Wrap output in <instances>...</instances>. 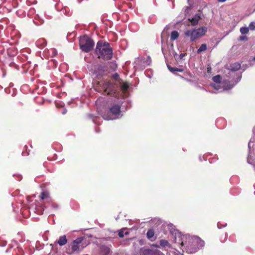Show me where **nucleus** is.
<instances>
[{"mask_svg": "<svg viewBox=\"0 0 255 255\" xmlns=\"http://www.w3.org/2000/svg\"><path fill=\"white\" fill-rule=\"evenodd\" d=\"M128 88V83H123L121 85V90L124 93H126Z\"/></svg>", "mask_w": 255, "mask_h": 255, "instance_id": "15", "label": "nucleus"}, {"mask_svg": "<svg viewBox=\"0 0 255 255\" xmlns=\"http://www.w3.org/2000/svg\"><path fill=\"white\" fill-rule=\"evenodd\" d=\"M185 56V54L184 53H181L179 57L180 59H182L184 56Z\"/></svg>", "mask_w": 255, "mask_h": 255, "instance_id": "30", "label": "nucleus"}, {"mask_svg": "<svg viewBox=\"0 0 255 255\" xmlns=\"http://www.w3.org/2000/svg\"><path fill=\"white\" fill-rule=\"evenodd\" d=\"M79 249L80 247L79 245L78 244H74L72 247V249L74 252L79 251Z\"/></svg>", "mask_w": 255, "mask_h": 255, "instance_id": "21", "label": "nucleus"}, {"mask_svg": "<svg viewBox=\"0 0 255 255\" xmlns=\"http://www.w3.org/2000/svg\"><path fill=\"white\" fill-rule=\"evenodd\" d=\"M29 208L32 210L34 212H36L38 214H40V213H42V212H40L39 211H38V208L37 207H33L32 206L30 207Z\"/></svg>", "mask_w": 255, "mask_h": 255, "instance_id": "22", "label": "nucleus"}, {"mask_svg": "<svg viewBox=\"0 0 255 255\" xmlns=\"http://www.w3.org/2000/svg\"><path fill=\"white\" fill-rule=\"evenodd\" d=\"M253 60L255 61V57L254 58Z\"/></svg>", "mask_w": 255, "mask_h": 255, "instance_id": "39", "label": "nucleus"}, {"mask_svg": "<svg viewBox=\"0 0 255 255\" xmlns=\"http://www.w3.org/2000/svg\"><path fill=\"white\" fill-rule=\"evenodd\" d=\"M118 235L120 237V238H123L124 237V231H120L119 232V234H118Z\"/></svg>", "mask_w": 255, "mask_h": 255, "instance_id": "26", "label": "nucleus"}, {"mask_svg": "<svg viewBox=\"0 0 255 255\" xmlns=\"http://www.w3.org/2000/svg\"><path fill=\"white\" fill-rule=\"evenodd\" d=\"M94 42L87 35L80 37L79 39V46L80 49L85 52L91 51L94 47Z\"/></svg>", "mask_w": 255, "mask_h": 255, "instance_id": "6", "label": "nucleus"}, {"mask_svg": "<svg viewBox=\"0 0 255 255\" xmlns=\"http://www.w3.org/2000/svg\"><path fill=\"white\" fill-rule=\"evenodd\" d=\"M5 244H5V243H4V244H3L2 245V246H5Z\"/></svg>", "mask_w": 255, "mask_h": 255, "instance_id": "41", "label": "nucleus"}, {"mask_svg": "<svg viewBox=\"0 0 255 255\" xmlns=\"http://www.w3.org/2000/svg\"><path fill=\"white\" fill-rule=\"evenodd\" d=\"M128 234V232H125V235H127V234Z\"/></svg>", "mask_w": 255, "mask_h": 255, "instance_id": "38", "label": "nucleus"}, {"mask_svg": "<svg viewBox=\"0 0 255 255\" xmlns=\"http://www.w3.org/2000/svg\"><path fill=\"white\" fill-rule=\"evenodd\" d=\"M152 246L155 247H158V248L159 247L158 246L156 245H153Z\"/></svg>", "mask_w": 255, "mask_h": 255, "instance_id": "35", "label": "nucleus"}, {"mask_svg": "<svg viewBox=\"0 0 255 255\" xmlns=\"http://www.w3.org/2000/svg\"><path fill=\"white\" fill-rule=\"evenodd\" d=\"M178 37L179 33L178 32V31L174 30L171 33L170 40L172 41L175 40L177 39Z\"/></svg>", "mask_w": 255, "mask_h": 255, "instance_id": "12", "label": "nucleus"}, {"mask_svg": "<svg viewBox=\"0 0 255 255\" xmlns=\"http://www.w3.org/2000/svg\"><path fill=\"white\" fill-rule=\"evenodd\" d=\"M151 62V60L150 58L148 57L146 61L145 62H143V63L145 64V65H149L150 64Z\"/></svg>", "mask_w": 255, "mask_h": 255, "instance_id": "24", "label": "nucleus"}, {"mask_svg": "<svg viewBox=\"0 0 255 255\" xmlns=\"http://www.w3.org/2000/svg\"><path fill=\"white\" fill-rule=\"evenodd\" d=\"M171 240L183 251L188 254L196 253L204 245V242L197 237L183 235L177 230L170 231Z\"/></svg>", "mask_w": 255, "mask_h": 255, "instance_id": "1", "label": "nucleus"}, {"mask_svg": "<svg viewBox=\"0 0 255 255\" xmlns=\"http://www.w3.org/2000/svg\"><path fill=\"white\" fill-rule=\"evenodd\" d=\"M218 228H220V227H219V224H218Z\"/></svg>", "mask_w": 255, "mask_h": 255, "instance_id": "40", "label": "nucleus"}, {"mask_svg": "<svg viewBox=\"0 0 255 255\" xmlns=\"http://www.w3.org/2000/svg\"><path fill=\"white\" fill-rule=\"evenodd\" d=\"M57 243L59 244V245L60 246H63L65 245L67 243V240L66 239V236L64 235V236H61L59 238Z\"/></svg>", "mask_w": 255, "mask_h": 255, "instance_id": "11", "label": "nucleus"}, {"mask_svg": "<svg viewBox=\"0 0 255 255\" xmlns=\"http://www.w3.org/2000/svg\"><path fill=\"white\" fill-rule=\"evenodd\" d=\"M119 76V75L118 74H115L114 75V77L116 78V77H118Z\"/></svg>", "mask_w": 255, "mask_h": 255, "instance_id": "36", "label": "nucleus"}, {"mask_svg": "<svg viewBox=\"0 0 255 255\" xmlns=\"http://www.w3.org/2000/svg\"><path fill=\"white\" fill-rule=\"evenodd\" d=\"M236 80L233 83H231L228 80H225L221 81V77L220 75H217L213 78L214 83L210 85V87L214 89L215 91H212V93H216L221 92L225 90H228L232 89L237 83L241 79V74H235Z\"/></svg>", "mask_w": 255, "mask_h": 255, "instance_id": "2", "label": "nucleus"}, {"mask_svg": "<svg viewBox=\"0 0 255 255\" xmlns=\"http://www.w3.org/2000/svg\"><path fill=\"white\" fill-rule=\"evenodd\" d=\"M240 31L242 34H246L248 33L249 28L248 27H242L240 28Z\"/></svg>", "mask_w": 255, "mask_h": 255, "instance_id": "17", "label": "nucleus"}, {"mask_svg": "<svg viewBox=\"0 0 255 255\" xmlns=\"http://www.w3.org/2000/svg\"><path fill=\"white\" fill-rule=\"evenodd\" d=\"M168 69L169 70L172 72L174 73L175 72H182L183 71V69L182 68H174L171 67L169 65H167Z\"/></svg>", "mask_w": 255, "mask_h": 255, "instance_id": "13", "label": "nucleus"}, {"mask_svg": "<svg viewBox=\"0 0 255 255\" xmlns=\"http://www.w3.org/2000/svg\"><path fill=\"white\" fill-rule=\"evenodd\" d=\"M239 40L240 41H247L248 40V37L247 36H245V35L241 36L239 38Z\"/></svg>", "mask_w": 255, "mask_h": 255, "instance_id": "23", "label": "nucleus"}, {"mask_svg": "<svg viewBox=\"0 0 255 255\" xmlns=\"http://www.w3.org/2000/svg\"><path fill=\"white\" fill-rule=\"evenodd\" d=\"M122 103V101H120L118 104L114 105L111 107L107 113H104L103 118L106 120H113L119 119L122 117L121 111V105L120 104Z\"/></svg>", "mask_w": 255, "mask_h": 255, "instance_id": "5", "label": "nucleus"}, {"mask_svg": "<svg viewBox=\"0 0 255 255\" xmlns=\"http://www.w3.org/2000/svg\"><path fill=\"white\" fill-rule=\"evenodd\" d=\"M188 1H189V0H188Z\"/></svg>", "mask_w": 255, "mask_h": 255, "instance_id": "42", "label": "nucleus"}, {"mask_svg": "<svg viewBox=\"0 0 255 255\" xmlns=\"http://www.w3.org/2000/svg\"><path fill=\"white\" fill-rule=\"evenodd\" d=\"M160 245L162 247H169L170 244L167 240H161L160 241Z\"/></svg>", "mask_w": 255, "mask_h": 255, "instance_id": "16", "label": "nucleus"}, {"mask_svg": "<svg viewBox=\"0 0 255 255\" xmlns=\"http://www.w3.org/2000/svg\"><path fill=\"white\" fill-rule=\"evenodd\" d=\"M207 49V45L206 44H202L197 50L198 53L205 51Z\"/></svg>", "mask_w": 255, "mask_h": 255, "instance_id": "18", "label": "nucleus"}, {"mask_svg": "<svg viewBox=\"0 0 255 255\" xmlns=\"http://www.w3.org/2000/svg\"><path fill=\"white\" fill-rule=\"evenodd\" d=\"M248 28H249V29H251L252 30H255V21L251 22L250 23Z\"/></svg>", "mask_w": 255, "mask_h": 255, "instance_id": "20", "label": "nucleus"}, {"mask_svg": "<svg viewBox=\"0 0 255 255\" xmlns=\"http://www.w3.org/2000/svg\"><path fill=\"white\" fill-rule=\"evenodd\" d=\"M41 42L42 43V44H45V41L44 39L40 40L39 41L37 42V45H39Z\"/></svg>", "mask_w": 255, "mask_h": 255, "instance_id": "28", "label": "nucleus"}, {"mask_svg": "<svg viewBox=\"0 0 255 255\" xmlns=\"http://www.w3.org/2000/svg\"><path fill=\"white\" fill-rule=\"evenodd\" d=\"M61 11L65 13V12H66V9H62Z\"/></svg>", "mask_w": 255, "mask_h": 255, "instance_id": "34", "label": "nucleus"}, {"mask_svg": "<svg viewBox=\"0 0 255 255\" xmlns=\"http://www.w3.org/2000/svg\"><path fill=\"white\" fill-rule=\"evenodd\" d=\"M218 0L220 2H225L226 0Z\"/></svg>", "mask_w": 255, "mask_h": 255, "instance_id": "33", "label": "nucleus"}, {"mask_svg": "<svg viewBox=\"0 0 255 255\" xmlns=\"http://www.w3.org/2000/svg\"><path fill=\"white\" fill-rule=\"evenodd\" d=\"M96 53L99 58L103 59H111L113 56V50L110 44L101 41L97 44Z\"/></svg>", "mask_w": 255, "mask_h": 255, "instance_id": "3", "label": "nucleus"}, {"mask_svg": "<svg viewBox=\"0 0 255 255\" xmlns=\"http://www.w3.org/2000/svg\"><path fill=\"white\" fill-rule=\"evenodd\" d=\"M201 18L200 13H197L193 17L189 18L188 19L191 22L192 25H195L198 23Z\"/></svg>", "mask_w": 255, "mask_h": 255, "instance_id": "9", "label": "nucleus"}, {"mask_svg": "<svg viewBox=\"0 0 255 255\" xmlns=\"http://www.w3.org/2000/svg\"><path fill=\"white\" fill-rule=\"evenodd\" d=\"M210 70H211V68L210 67L208 68V71H209Z\"/></svg>", "mask_w": 255, "mask_h": 255, "instance_id": "37", "label": "nucleus"}, {"mask_svg": "<svg viewBox=\"0 0 255 255\" xmlns=\"http://www.w3.org/2000/svg\"><path fill=\"white\" fill-rule=\"evenodd\" d=\"M66 112H67V110L65 109H63L62 110V111L61 112L62 114L63 115L65 114L66 113Z\"/></svg>", "mask_w": 255, "mask_h": 255, "instance_id": "31", "label": "nucleus"}, {"mask_svg": "<svg viewBox=\"0 0 255 255\" xmlns=\"http://www.w3.org/2000/svg\"><path fill=\"white\" fill-rule=\"evenodd\" d=\"M51 50V51L52 52V55L53 56H55V55L57 54V51L55 49H52Z\"/></svg>", "mask_w": 255, "mask_h": 255, "instance_id": "29", "label": "nucleus"}, {"mask_svg": "<svg viewBox=\"0 0 255 255\" xmlns=\"http://www.w3.org/2000/svg\"><path fill=\"white\" fill-rule=\"evenodd\" d=\"M83 240V237L78 238L73 241V244H76L79 245L82 242Z\"/></svg>", "mask_w": 255, "mask_h": 255, "instance_id": "19", "label": "nucleus"}, {"mask_svg": "<svg viewBox=\"0 0 255 255\" xmlns=\"http://www.w3.org/2000/svg\"><path fill=\"white\" fill-rule=\"evenodd\" d=\"M241 68V65L239 63H235L231 65L230 66V70L231 73H230V75H233L234 72L238 71Z\"/></svg>", "mask_w": 255, "mask_h": 255, "instance_id": "10", "label": "nucleus"}, {"mask_svg": "<svg viewBox=\"0 0 255 255\" xmlns=\"http://www.w3.org/2000/svg\"><path fill=\"white\" fill-rule=\"evenodd\" d=\"M47 193L44 192H43L41 193V199H44L46 198L47 197Z\"/></svg>", "mask_w": 255, "mask_h": 255, "instance_id": "25", "label": "nucleus"}, {"mask_svg": "<svg viewBox=\"0 0 255 255\" xmlns=\"http://www.w3.org/2000/svg\"><path fill=\"white\" fill-rule=\"evenodd\" d=\"M106 251H107V253H106V254H107L108 253H109V252L110 250H109V248H106Z\"/></svg>", "mask_w": 255, "mask_h": 255, "instance_id": "32", "label": "nucleus"}, {"mask_svg": "<svg viewBox=\"0 0 255 255\" xmlns=\"http://www.w3.org/2000/svg\"><path fill=\"white\" fill-rule=\"evenodd\" d=\"M152 252V250H145L144 251V254H150Z\"/></svg>", "mask_w": 255, "mask_h": 255, "instance_id": "27", "label": "nucleus"}, {"mask_svg": "<svg viewBox=\"0 0 255 255\" xmlns=\"http://www.w3.org/2000/svg\"><path fill=\"white\" fill-rule=\"evenodd\" d=\"M104 92L108 95H113L115 97L117 96V94L115 92V88L113 84L110 82H107L104 83L102 87Z\"/></svg>", "mask_w": 255, "mask_h": 255, "instance_id": "7", "label": "nucleus"}, {"mask_svg": "<svg viewBox=\"0 0 255 255\" xmlns=\"http://www.w3.org/2000/svg\"><path fill=\"white\" fill-rule=\"evenodd\" d=\"M207 31V28L205 26L201 27L198 29H188L184 32L186 37L190 38V41L193 42L195 40L204 36Z\"/></svg>", "mask_w": 255, "mask_h": 255, "instance_id": "4", "label": "nucleus"}, {"mask_svg": "<svg viewBox=\"0 0 255 255\" xmlns=\"http://www.w3.org/2000/svg\"><path fill=\"white\" fill-rule=\"evenodd\" d=\"M254 146L252 141L251 140L248 144V147L249 149V156L248 157V162L250 164H254L255 163V159L253 158L251 153V147Z\"/></svg>", "mask_w": 255, "mask_h": 255, "instance_id": "8", "label": "nucleus"}, {"mask_svg": "<svg viewBox=\"0 0 255 255\" xmlns=\"http://www.w3.org/2000/svg\"><path fill=\"white\" fill-rule=\"evenodd\" d=\"M154 235V232L152 230H149L146 233L147 238L150 240L151 241H152V239L153 238Z\"/></svg>", "mask_w": 255, "mask_h": 255, "instance_id": "14", "label": "nucleus"}]
</instances>
